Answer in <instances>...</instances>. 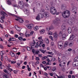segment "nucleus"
Here are the masks:
<instances>
[{"label":"nucleus","instance_id":"nucleus-1","mask_svg":"<svg viewBox=\"0 0 78 78\" xmlns=\"http://www.w3.org/2000/svg\"><path fill=\"white\" fill-rule=\"evenodd\" d=\"M50 8V7L48 5H47L46 6V9L47 11H50L51 14H52L55 15L56 14V15H58V13H56V10L55 9V8L53 6H52L51 7L50 9H49V8Z\"/></svg>","mask_w":78,"mask_h":78},{"label":"nucleus","instance_id":"nucleus-2","mask_svg":"<svg viewBox=\"0 0 78 78\" xmlns=\"http://www.w3.org/2000/svg\"><path fill=\"white\" fill-rule=\"evenodd\" d=\"M61 14L64 18H68L70 15V12L69 10H66L62 12Z\"/></svg>","mask_w":78,"mask_h":78},{"label":"nucleus","instance_id":"nucleus-3","mask_svg":"<svg viewBox=\"0 0 78 78\" xmlns=\"http://www.w3.org/2000/svg\"><path fill=\"white\" fill-rule=\"evenodd\" d=\"M18 5L19 8L20 9H23V6H24V4H23V1H19Z\"/></svg>","mask_w":78,"mask_h":78},{"label":"nucleus","instance_id":"nucleus-4","mask_svg":"<svg viewBox=\"0 0 78 78\" xmlns=\"http://www.w3.org/2000/svg\"><path fill=\"white\" fill-rule=\"evenodd\" d=\"M44 18V16L43 15V14L40 13L38 14V16H37V17L36 18V19L38 20H39V19H42V18Z\"/></svg>","mask_w":78,"mask_h":78},{"label":"nucleus","instance_id":"nucleus-5","mask_svg":"<svg viewBox=\"0 0 78 78\" xmlns=\"http://www.w3.org/2000/svg\"><path fill=\"white\" fill-rule=\"evenodd\" d=\"M61 9L62 11H66V5L63 4L61 6Z\"/></svg>","mask_w":78,"mask_h":78},{"label":"nucleus","instance_id":"nucleus-6","mask_svg":"<svg viewBox=\"0 0 78 78\" xmlns=\"http://www.w3.org/2000/svg\"><path fill=\"white\" fill-rule=\"evenodd\" d=\"M34 26V25L33 24H30L29 25H27L26 27L28 28V29H31L32 28V27Z\"/></svg>","mask_w":78,"mask_h":78},{"label":"nucleus","instance_id":"nucleus-7","mask_svg":"<svg viewBox=\"0 0 78 78\" xmlns=\"http://www.w3.org/2000/svg\"><path fill=\"white\" fill-rule=\"evenodd\" d=\"M62 44V42H59L58 44V47L59 49H61L62 48V45L61 44Z\"/></svg>","mask_w":78,"mask_h":78},{"label":"nucleus","instance_id":"nucleus-8","mask_svg":"<svg viewBox=\"0 0 78 78\" xmlns=\"http://www.w3.org/2000/svg\"><path fill=\"white\" fill-rule=\"evenodd\" d=\"M24 12H25L26 14H27V16H28L30 14V12L27 9H24Z\"/></svg>","mask_w":78,"mask_h":78},{"label":"nucleus","instance_id":"nucleus-9","mask_svg":"<svg viewBox=\"0 0 78 78\" xmlns=\"http://www.w3.org/2000/svg\"><path fill=\"white\" fill-rule=\"evenodd\" d=\"M44 16H45V17H48L49 16V13L48 12H45L44 13Z\"/></svg>","mask_w":78,"mask_h":78},{"label":"nucleus","instance_id":"nucleus-10","mask_svg":"<svg viewBox=\"0 0 78 78\" xmlns=\"http://www.w3.org/2000/svg\"><path fill=\"white\" fill-rule=\"evenodd\" d=\"M74 37H75V36L73 34L71 35L70 36L69 38V40H70V41H72V40H73Z\"/></svg>","mask_w":78,"mask_h":78},{"label":"nucleus","instance_id":"nucleus-11","mask_svg":"<svg viewBox=\"0 0 78 78\" xmlns=\"http://www.w3.org/2000/svg\"><path fill=\"white\" fill-rule=\"evenodd\" d=\"M68 31L69 34H70V33H71L72 32V28L70 27H69L68 29Z\"/></svg>","mask_w":78,"mask_h":78},{"label":"nucleus","instance_id":"nucleus-12","mask_svg":"<svg viewBox=\"0 0 78 78\" xmlns=\"http://www.w3.org/2000/svg\"><path fill=\"white\" fill-rule=\"evenodd\" d=\"M77 10V8H76L75 6H74L73 7V9H72V11L73 12H75V11H76Z\"/></svg>","mask_w":78,"mask_h":78},{"label":"nucleus","instance_id":"nucleus-13","mask_svg":"<svg viewBox=\"0 0 78 78\" xmlns=\"http://www.w3.org/2000/svg\"><path fill=\"white\" fill-rule=\"evenodd\" d=\"M16 27H17V28H18V29H16ZM15 28H16V30H17V31H20L21 30H22V28L19 27L18 26L16 25L15 27Z\"/></svg>","mask_w":78,"mask_h":78},{"label":"nucleus","instance_id":"nucleus-14","mask_svg":"<svg viewBox=\"0 0 78 78\" xmlns=\"http://www.w3.org/2000/svg\"><path fill=\"white\" fill-rule=\"evenodd\" d=\"M53 23L54 25H58L59 23V22L58 21H57L55 20H54L53 21Z\"/></svg>","mask_w":78,"mask_h":78},{"label":"nucleus","instance_id":"nucleus-15","mask_svg":"<svg viewBox=\"0 0 78 78\" xmlns=\"http://www.w3.org/2000/svg\"><path fill=\"white\" fill-rule=\"evenodd\" d=\"M69 42H66L65 43V44L64 46V48H65L67 47V45H69Z\"/></svg>","mask_w":78,"mask_h":78},{"label":"nucleus","instance_id":"nucleus-16","mask_svg":"<svg viewBox=\"0 0 78 78\" xmlns=\"http://www.w3.org/2000/svg\"><path fill=\"white\" fill-rule=\"evenodd\" d=\"M10 54L11 56L12 57H14V56H16L15 55V54H14V53L12 51H11L10 52Z\"/></svg>","mask_w":78,"mask_h":78},{"label":"nucleus","instance_id":"nucleus-17","mask_svg":"<svg viewBox=\"0 0 78 78\" xmlns=\"http://www.w3.org/2000/svg\"><path fill=\"white\" fill-rule=\"evenodd\" d=\"M54 38H57L58 37V34H56V32H55L54 34Z\"/></svg>","mask_w":78,"mask_h":78},{"label":"nucleus","instance_id":"nucleus-18","mask_svg":"<svg viewBox=\"0 0 78 78\" xmlns=\"http://www.w3.org/2000/svg\"><path fill=\"white\" fill-rule=\"evenodd\" d=\"M31 48H33V47H32V46L31 45V48L29 47H27V51H30L31 50Z\"/></svg>","mask_w":78,"mask_h":78},{"label":"nucleus","instance_id":"nucleus-19","mask_svg":"<svg viewBox=\"0 0 78 78\" xmlns=\"http://www.w3.org/2000/svg\"><path fill=\"white\" fill-rule=\"evenodd\" d=\"M39 53H40V51L39 50H35V54L36 55H38V54H39Z\"/></svg>","mask_w":78,"mask_h":78},{"label":"nucleus","instance_id":"nucleus-20","mask_svg":"<svg viewBox=\"0 0 78 78\" xmlns=\"http://www.w3.org/2000/svg\"><path fill=\"white\" fill-rule=\"evenodd\" d=\"M5 13L4 11H2L1 12V14L2 16H5Z\"/></svg>","mask_w":78,"mask_h":78},{"label":"nucleus","instance_id":"nucleus-21","mask_svg":"<svg viewBox=\"0 0 78 78\" xmlns=\"http://www.w3.org/2000/svg\"><path fill=\"white\" fill-rule=\"evenodd\" d=\"M72 66L73 67H77L78 65H76L75 62H73L72 63Z\"/></svg>","mask_w":78,"mask_h":78},{"label":"nucleus","instance_id":"nucleus-22","mask_svg":"<svg viewBox=\"0 0 78 78\" xmlns=\"http://www.w3.org/2000/svg\"><path fill=\"white\" fill-rule=\"evenodd\" d=\"M3 78H8V76L7 75H6L5 74H4L3 75Z\"/></svg>","mask_w":78,"mask_h":78},{"label":"nucleus","instance_id":"nucleus-23","mask_svg":"<svg viewBox=\"0 0 78 78\" xmlns=\"http://www.w3.org/2000/svg\"><path fill=\"white\" fill-rule=\"evenodd\" d=\"M62 36V32L61 31L59 32V36L60 37H61Z\"/></svg>","mask_w":78,"mask_h":78},{"label":"nucleus","instance_id":"nucleus-24","mask_svg":"<svg viewBox=\"0 0 78 78\" xmlns=\"http://www.w3.org/2000/svg\"><path fill=\"white\" fill-rule=\"evenodd\" d=\"M19 18V20L20 23H23V20H22V19L20 18Z\"/></svg>","mask_w":78,"mask_h":78},{"label":"nucleus","instance_id":"nucleus-25","mask_svg":"<svg viewBox=\"0 0 78 78\" xmlns=\"http://www.w3.org/2000/svg\"><path fill=\"white\" fill-rule=\"evenodd\" d=\"M74 62H76V61H78V57H76L74 59Z\"/></svg>","mask_w":78,"mask_h":78},{"label":"nucleus","instance_id":"nucleus-26","mask_svg":"<svg viewBox=\"0 0 78 78\" xmlns=\"http://www.w3.org/2000/svg\"><path fill=\"white\" fill-rule=\"evenodd\" d=\"M18 39H19V41H22V40H23V37H22V36L19 37H18Z\"/></svg>","mask_w":78,"mask_h":78},{"label":"nucleus","instance_id":"nucleus-27","mask_svg":"<svg viewBox=\"0 0 78 78\" xmlns=\"http://www.w3.org/2000/svg\"><path fill=\"white\" fill-rule=\"evenodd\" d=\"M62 28H63V32H64V29H65V28H66V26L64 25H62Z\"/></svg>","mask_w":78,"mask_h":78},{"label":"nucleus","instance_id":"nucleus-28","mask_svg":"<svg viewBox=\"0 0 78 78\" xmlns=\"http://www.w3.org/2000/svg\"><path fill=\"white\" fill-rule=\"evenodd\" d=\"M7 4L9 5H11V2L10 1H9V0H8L7 1Z\"/></svg>","mask_w":78,"mask_h":78},{"label":"nucleus","instance_id":"nucleus-29","mask_svg":"<svg viewBox=\"0 0 78 78\" xmlns=\"http://www.w3.org/2000/svg\"><path fill=\"white\" fill-rule=\"evenodd\" d=\"M68 45L70 47H72V46L73 45V44H72V42H69Z\"/></svg>","mask_w":78,"mask_h":78},{"label":"nucleus","instance_id":"nucleus-30","mask_svg":"<svg viewBox=\"0 0 78 78\" xmlns=\"http://www.w3.org/2000/svg\"><path fill=\"white\" fill-rule=\"evenodd\" d=\"M34 30H35V31H36V30H37L38 29H39V27L37 26L35 27V28H34Z\"/></svg>","mask_w":78,"mask_h":78},{"label":"nucleus","instance_id":"nucleus-31","mask_svg":"<svg viewBox=\"0 0 78 78\" xmlns=\"http://www.w3.org/2000/svg\"><path fill=\"white\" fill-rule=\"evenodd\" d=\"M46 30L47 31H49V30H51V27H48L47 28Z\"/></svg>","mask_w":78,"mask_h":78},{"label":"nucleus","instance_id":"nucleus-32","mask_svg":"<svg viewBox=\"0 0 78 78\" xmlns=\"http://www.w3.org/2000/svg\"><path fill=\"white\" fill-rule=\"evenodd\" d=\"M8 14H9V16H16V15L14 14H12L11 13H9Z\"/></svg>","mask_w":78,"mask_h":78},{"label":"nucleus","instance_id":"nucleus-33","mask_svg":"<svg viewBox=\"0 0 78 78\" xmlns=\"http://www.w3.org/2000/svg\"><path fill=\"white\" fill-rule=\"evenodd\" d=\"M67 36V35H66V34H65L62 35V38H65V37H66Z\"/></svg>","mask_w":78,"mask_h":78},{"label":"nucleus","instance_id":"nucleus-34","mask_svg":"<svg viewBox=\"0 0 78 78\" xmlns=\"http://www.w3.org/2000/svg\"><path fill=\"white\" fill-rule=\"evenodd\" d=\"M12 5L13 7H18V5H16L15 4H12Z\"/></svg>","mask_w":78,"mask_h":78},{"label":"nucleus","instance_id":"nucleus-35","mask_svg":"<svg viewBox=\"0 0 78 78\" xmlns=\"http://www.w3.org/2000/svg\"><path fill=\"white\" fill-rule=\"evenodd\" d=\"M12 41H16V39L15 38L12 37Z\"/></svg>","mask_w":78,"mask_h":78},{"label":"nucleus","instance_id":"nucleus-36","mask_svg":"<svg viewBox=\"0 0 78 78\" xmlns=\"http://www.w3.org/2000/svg\"><path fill=\"white\" fill-rule=\"evenodd\" d=\"M55 20H56L57 22H59V21H60V20H59V19L58 18H56Z\"/></svg>","mask_w":78,"mask_h":78},{"label":"nucleus","instance_id":"nucleus-37","mask_svg":"<svg viewBox=\"0 0 78 78\" xmlns=\"http://www.w3.org/2000/svg\"><path fill=\"white\" fill-rule=\"evenodd\" d=\"M4 72H5V73L6 74H8V72L7 71L6 69H4Z\"/></svg>","mask_w":78,"mask_h":78},{"label":"nucleus","instance_id":"nucleus-38","mask_svg":"<svg viewBox=\"0 0 78 78\" xmlns=\"http://www.w3.org/2000/svg\"><path fill=\"white\" fill-rule=\"evenodd\" d=\"M67 23L68 24H69V25H70L71 24H72V22L71 21H68L67 22Z\"/></svg>","mask_w":78,"mask_h":78},{"label":"nucleus","instance_id":"nucleus-39","mask_svg":"<svg viewBox=\"0 0 78 78\" xmlns=\"http://www.w3.org/2000/svg\"><path fill=\"white\" fill-rule=\"evenodd\" d=\"M45 32V30L44 29H42L41 31H40V33H44Z\"/></svg>","mask_w":78,"mask_h":78},{"label":"nucleus","instance_id":"nucleus-40","mask_svg":"<svg viewBox=\"0 0 78 78\" xmlns=\"http://www.w3.org/2000/svg\"><path fill=\"white\" fill-rule=\"evenodd\" d=\"M0 22H1V23H3L4 22V21L3 20L0 19Z\"/></svg>","mask_w":78,"mask_h":78},{"label":"nucleus","instance_id":"nucleus-41","mask_svg":"<svg viewBox=\"0 0 78 78\" xmlns=\"http://www.w3.org/2000/svg\"><path fill=\"white\" fill-rule=\"evenodd\" d=\"M36 60L37 61H39V60H40V59L39 58V57H36Z\"/></svg>","mask_w":78,"mask_h":78},{"label":"nucleus","instance_id":"nucleus-42","mask_svg":"<svg viewBox=\"0 0 78 78\" xmlns=\"http://www.w3.org/2000/svg\"><path fill=\"white\" fill-rule=\"evenodd\" d=\"M15 37H16V38H18L19 37V35H18L16 34L14 35Z\"/></svg>","mask_w":78,"mask_h":78},{"label":"nucleus","instance_id":"nucleus-43","mask_svg":"<svg viewBox=\"0 0 78 78\" xmlns=\"http://www.w3.org/2000/svg\"><path fill=\"white\" fill-rule=\"evenodd\" d=\"M48 33L49 35H51L52 34V32L51 31L48 32Z\"/></svg>","mask_w":78,"mask_h":78},{"label":"nucleus","instance_id":"nucleus-44","mask_svg":"<svg viewBox=\"0 0 78 78\" xmlns=\"http://www.w3.org/2000/svg\"><path fill=\"white\" fill-rule=\"evenodd\" d=\"M1 61H3V55H2L1 58Z\"/></svg>","mask_w":78,"mask_h":78},{"label":"nucleus","instance_id":"nucleus-45","mask_svg":"<svg viewBox=\"0 0 78 78\" xmlns=\"http://www.w3.org/2000/svg\"><path fill=\"white\" fill-rule=\"evenodd\" d=\"M24 5L25 6H27V7H28V6H29V5L27 3H25Z\"/></svg>","mask_w":78,"mask_h":78},{"label":"nucleus","instance_id":"nucleus-46","mask_svg":"<svg viewBox=\"0 0 78 78\" xmlns=\"http://www.w3.org/2000/svg\"><path fill=\"white\" fill-rule=\"evenodd\" d=\"M47 57L46 56H44V57L42 58V59L43 60H44V59H47Z\"/></svg>","mask_w":78,"mask_h":78},{"label":"nucleus","instance_id":"nucleus-47","mask_svg":"<svg viewBox=\"0 0 78 78\" xmlns=\"http://www.w3.org/2000/svg\"><path fill=\"white\" fill-rule=\"evenodd\" d=\"M41 12H45V10H44V9H41Z\"/></svg>","mask_w":78,"mask_h":78},{"label":"nucleus","instance_id":"nucleus-48","mask_svg":"<svg viewBox=\"0 0 78 78\" xmlns=\"http://www.w3.org/2000/svg\"><path fill=\"white\" fill-rule=\"evenodd\" d=\"M0 55H1V56H3V55H4V54L3 53V52H2V51L0 52Z\"/></svg>","mask_w":78,"mask_h":78},{"label":"nucleus","instance_id":"nucleus-49","mask_svg":"<svg viewBox=\"0 0 78 78\" xmlns=\"http://www.w3.org/2000/svg\"><path fill=\"white\" fill-rule=\"evenodd\" d=\"M32 51L33 53H35V50L34 49H32Z\"/></svg>","mask_w":78,"mask_h":78},{"label":"nucleus","instance_id":"nucleus-50","mask_svg":"<svg viewBox=\"0 0 78 78\" xmlns=\"http://www.w3.org/2000/svg\"><path fill=\"white\" fill-rule=\"evenodd\" d=\"M48 62L46 63V64H47L48 65H51V62L50 63V62Z\"/></svg>","mask_w":78,"mask_h":78},{"label":"nucleus","instance_id":"nucleus-51","mask_svg":"<svg viewBox=\"0 0 78 78\" xmlns=\"http://www.w3.org/2000/svg\"><path fill=\"white\" fill-rule=\"evenodd\" d=\"M8 41L9 42H10V41H12V38L11 37H10L9 39L8 40Z\"/></svg>","mask_w":78,"mask_h":78},{"label":"nucleus","instance_id":"nucleus-52","mask_svg":"<svg viewBox=\"0 0 78 78\" xmlns=\"http://www.w3.org/2000/svg\"><path fill=\"white\" fill-rule=\"evenodd\" d=\"M62 70L63 71V72H65V68L63 67L62 69Z\"/></svg>","mask_w":78,"mask_h":78},{"label":"nucleus","instance_id":"nucleus-53","mask_svg":"<svg viewBox=\"0 0 78 78\" xmlns=\"http://www.w3.org/2000/svg\"><path fill=\"white\" fill-rule=\"evenodd\" d=\"M35 44L36 42H35V40H33L32 44H34V45H35Z\"/></svg>","mask_w":78,"mask_h":78},{"label":"nucleus","instance_id":"nucleus-54","mask_svg":"<svg viewBox=\"0 0 78 78\" xmlns=\"http://www.w3.org/2000/svg\"><path fill=\"white\" fill-rule=\"evenodd\" d=\"M40 51H41V53H44V50H41V49H40Z\"/></svg>","mask_w":78,"mask_h":78},{"label":"nucleus","instance_id":"nucleus-55","mask_svg":"<svg viewBox=\"0 0 78 78\" xmlns=\"http://www.w3.org/2000/svg\"><path fill=\"white\" fill-rule=\"evenodd\" d=\"M40 67H43H43H44V65H42V64H40Z\"/></svg>","mask_w":78,"mask_h":78},{"label":"nucleus","instance_id":"nucleus-56","mask_svg":"<svg viewBox=\"0 0 78 78\" xmlns=\"http://www.w3.org/2000/svg\"><path fill=\"white\" fill-rule=\"evenodd\" d=\"M68 51H72V49L71 48H69L68 50Z\"/></svg>","mask_w":78,"mask_h":78},{"label":"nucleus","instance_id":"nucleus-57","mask_svg":"<svg viewBox=\"0 0 78 78\" xmlns=\"http://www.w3.org/2000/svg\"><path fill=\"white\" fill-rule=\"evenodd\" d=\"M52 61H55V58H52L51 59Z\"/></svg>","mask_w":78,"mask_h":78},{"label":"nucleus","instance_id":"nucleus-58","mask_svg":"<svg viewBox=\"0 0 78 78\" xmlns=\"http://www.w3.org/2000/svg\"><path fill=\"white\" fill-rule=\"evenodd\" d=\"M51 46H53V45H54V43H53V42H51Z\"/></svg>","mask_w":78,"mask_h":78},{"label":"nucleus","instance_id":"nucleus-59","mask_svg":"<svg viewBox=\"0 0 78 78\" xmlns=\"http://www.w3.org/2000/svg\"><path fill=\"white\" fill-rule=\"evenodd\" d=\"M16 55H20V52H19L18 53H16Z\"/></svg>","mask_w":78,"mask_h":78},{"label":"nucleus","instance_id":"nucleus-60","mask_svg":"<svg viewBox=\"0 0 78 78\" xmlns=\"http://www.w3.org/2000/svg\"><path fill=\"white\" fill-rule=\"evenodd\" d=\"M7 67L8 70H10V68H9V67L8 66H7Z\"/></svg>","mask_w":78,"mask_h":78},{"label":"nucleus","instance_id":"nucleus-61","mask_svg":"<svg viewBox=\"0 0 78 78\" xmlns=\"http://www.w3.org/2000/svg\"><path fill=\"white\" fill-rule=\"evenodd\" d=\"M42 64H46V62L45 61H44L42 62Z\"/></svg>","mask_w":78,"mask_h":78},{"label":"nucleus","instance_id":"nucleus-62","mask_svg":"<svg viewBox=\"0 0 78 78\" xmlns=\"http://www.w3.org/2000/svg\"><path fill=\"white\" fill-rule=\"evenodd\" d=\"M68 78H72V76H71V75H68Z\"/></svg>","mask_w":78,"mask_h":78},{"label":"nucleus","instance_id":"nucleus-63","mask_svg":"<svg viewBox=\"0 0 78 78\" xmlns=\"http://www.w3.org/2000/svg\"><path fill=\"white\" fill-rule=\"evenodd\" d=\"M20 35L21 36H23V35H24V34L22 33H20Z\"/></svg>","mask_w":78,"mask_h":78},{"label":"nucleus","instance_id":"nucleus-64","mask_svg":"<svg viewBox=\"0 0 78 78\" xmlns=\"http://www.w3.org/2000/svg\"><path fill=\"white\" fill-rule=\"evenodd\" d=\"M27 70L28 71H31V68H27Z\"/></svg>","mask_w":78,"mask_h":78}]
</instances>
